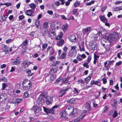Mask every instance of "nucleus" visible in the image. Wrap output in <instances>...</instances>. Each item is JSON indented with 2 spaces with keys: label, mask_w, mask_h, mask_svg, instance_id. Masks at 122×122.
I'll return each instance as SVG.
<instances>
[{
  "label": "nucleus",
  "mask_w": 122,
  "mask_h": 122,
  "mask_svg": "<svg viewBox=\"0 0 122 122\" xmlns=\"http://www.w3.org/2000/svg\"><path fill=\"white\" fill-rule=\"evenodd\" d=\"M67 26L66 25H64L62 27V29L64 31L66 30L67 29Z\"/></svg>",
  "instance_id": "nucleus-44"
},
{
  "label": "nucleus",
  "mask_w": 122,
  "mask_h": 122,
  "mask_svg": "<svg viewBox=\"0 0 122 122\" xmlns=\"http://www.w3.org/2000/svg\"><path fill=\"white\" fill-rule=\"evenodd\" d=\"M44 111L47 113H49V109L46 108L45 107H43Z\"/></svg>",
  "instance_id": "nucleus-41"
},
{
  "label": "nucleus",
  "mask_w": 122,
  "mask_h": 122,
  "mask_svg": "<svg viewBox=\"0 0 122 122\" xmlns=\"http://www.w3.org/2000/svg\"><path fill=\"white\" fill-rule=\"evenodd\" d=\"M95 1L94 0H92L89 2L87 3L86 5H91L92 4H94L95 2Z\"/></svg>",
  "instance_id": "nucleus-37"
},
{
  "label": "nucleus",
  "mask_w": 122,
  "mask_h": 122,
  "mask_svg": "<svg viewBox=\"0 0 122 122\" xmlns=\"http://www.w3.org/2000/svg\"><path fill=\"white\" fill-rule=\"evenodd\" d=\"M73 108V107H72L70 106H68L66 107V111L68 112L69 114L71 115Z\"/></svg>",
  "instance_id": "nucleus-11"
},
{
  "label": "nucleus",
  "mask_w": 122,
  "mask_h": 122,
  "mask_svg": "<svg viewBox=\"0 0 122 122\" xmlns=\"http://www.w3.org/2000/svg\"><path fill=\"white\" fill-rule=\"evenodd\" d=\"M75 99L73 98H72L70 100H67V102H70V103H74L73 102L75 101Z\"/></svg>",
  "instance_id": "nucleus-30"
},
{
  "label": "nucleus",
  "mask_w": 122,
  "mask_h": 122,
  "mask_svg": "<svg viewBox=\"0 0 122 122\" xmlns=\"http://www.w3.org/2000/svg\"><path fill=\"white\" fill-rule=\"evenodd\" d=\"M117 103V101L116 100H114L113 103L112 105V106L113 107H115L116 105V104Z\"/></svg>",
  "instance_id": "nucleus-39"
},
{
  "label": "nucleus",
  "mask_w": 122,
  "mask_h": 122,
  "mask_svg": "<svg viewBox=\"0 0 122 122\" xmlns=\"http://www.w3.org/2000/svg\"><path fill=\"white\" fill-rule=\"evenodd\" d=\"M64 42V40L63 39L61 40L57 44V45L59 46H62Z\"/></svg>",
  "instance_id": "nucleus-25"
},
{
  "label": "nucleus",
  "mask_w": 122,
  "mask_h": 122,
  "mask_svg": "<svg viewBox=\"0 0 122 122\" xmlns=\"http://www.w3.org/2000/svg\"><path fill=\"white\" fill-rule=\"evenodd\" d=\"M50 49L49 51L50 55H51L54 54V49L52 46H48L47 49V52H48L49 50Z\"/></svg>",
  "instance_id": "nucleus-8"
},
{
  "label": "nucleus",
  "mask_w": 122,
  "mask_h": 122,
  "mask_svg": "<svg viewBox=\"0 0 122 122\" xmlns=\"http://www.w3.org/2000/svg\"><path fill=\"white\" fill-rule=\"evenodd\" d=\"M46 103L47 105L51 103L53 101V97L50 96L47 97L46 98Z\"/></svg>",
  "instance_id": "nucleus-5"
},
{
  "label": "nucleus",
  "mask_w": 122,
  "mask_h": 122,
  "mask_svg": "<svg viewBox=\"0 0 122 122\" xmlns=\"http://www.w3.org/2000/svg\"><path fill=\"white\" fill-rule=\"evenodd\" d=\"M6 18L7 17H5L4 15L1 16V19L2 20V22L5 20L6 19Z\"/></svg>",
  "instance_id": "nucleus-52"
},
{
  "label": "nucleus",
  "mask_w": 122,
  "mask_h": 122,
  "mask_svg": "<svg viewBox=\"0 0 122 122\" xmlns=\"http://www.w3.org/2000/svg\"><path fill=\"white\" fill-rule=\"evenodd\" d=\"M89 63H88L87 62V63L85 62L83 64V66L84 67H86V68H88L89 67V66L88 65Z\"/></svg>",
  "instance_id": "nucleus-47"
},
{
  "label": "nucleus",
  "mask_w": 122,
  "mask_h": 122,
  "mask_svg": "<svg viewBox=\"0 0 122 122\" xmlns=\"http://www.w3.org/2000/svg\"><path fill=\"white\" fill-rule=\"evenodd\" d=\"M77 82L79 83H81L82 84L84 83V81L82 79H80L78 80Z\"/></svg>",
  "instance_id": "nucleus-53"
},
{
  "label": "nucleus",
  "mask_w": 122,
  "mask_h": 122,
  "mask_svg": "<svg viewBox=\"0 0 122 122\" xmlns=\"http://www.w3.org/2000/svg\"><path fill=\"white\" fill-rule=\"evenodd\" d=\"M84 107L87 110L89 113L90 112L92 111L90 104L89 103H86L84 105Z\"/></svg>",
  "instance_id": "nucleus-12"
},
{
  "label": "nucleus",
  "mask_w": 122,
  "mask_h": 122,
  "mask_svg": "<svg viewBox=\"0 0 122 122\" xmlns=\"http://www.w3.org/2000/svg\"><path fill=\"white\" fill-rule=\"evenodd\" d=\"M92 57L91 56H89L87 59V62L88 63H89L91 60V59Z\"/></svg>",
  "instance_id": "nucleus-55"
},
{
  "label": "nucleus",
  "mask_w": 122,
  "mask_h": 122,
  "mask_svg": "<svg viewBox=\"0 0 122 122\" xmlns=\"http://www.w3.org/2000/svg\"><path fill=\"white\" fill-rule=\"evenodd\" d=\"M93 107L95 108L97 107H98V104L96 103L95 102H93Z\"/></svg>",
  "instance_id": "nucleus-59"
},
{
  "label": "nucleus",
  "mask_w": 122,
  "mask_h": 122,
  "mask_svg": "<svg viewBox=\"0 0 122 122\" xmlns=\"http://www.w3.org/2000/svg\"><path fill=\"white\" fill-rule=\"evenodd\" d=\"M7 85L5 83H2V88L1 90H4L7 87Z\"/></svg>",
  "instance_id": "nucleus-33"
},
{
  "label": "nucleus",
  "mask_w": 122,
  "mask_h": 122,
  "mask_svg": "<svg viewBox=\"0 0 122 122\" xmlns=\"http://www.w3.org/2000/svg\"><path fill=\"white\" fill-rule=\"evenodd\" d=\"M61 117L64 118H66V113L64 111L62 112L61 113Z\"/></svg>",
  "instance_id": "nucleus-28"
},
{
  "label": "nucleus",
  "mask_w": 122,
  "mask_h": 122,
  "mask_svg": "<svg viewBox=\"0 0 122 122\" xmlns=\"http://www.w3.org/2000/svg\"><path fill=\"white\" fill-rule=\"evenodd\" d=\"M63 49L64 51L63 52L65 53H67V50L68 49V48L66 46H65L63 48Z\"/></svg>",
  "instance_id": "nucleus-49"
},
{
  "label": "nucleus",
  "mask_w": 122,
  "mask_h": 122,
  "mask_svg": "<svg viewBox=\"0 0 122 122\" xmlns=\"http://www.w3.org/2000/svg\"><path fill=\"white\" fill-rule=\"evenodd\" d=\"M48 44L47 43H45L43 44L42 46V51H44L47 47Z\"/></svg>",
  "instance_id": "nucleus-26"
},
{
  "label": "nucleus",
  "mask_w": 122,
  "mask_h": 122,
  "mask_svg": "<svg viewBox=\"0 0 122 122\" xmlns=\"http://www.w3.org/2000/svg\"><path fill=\"white\" fill-rule=\"evenodd\" d=\"M20 63V61L19 60L17 59H16L14 61H13V65H17L19 64Z\"/></svg>",
  "instance_id": "nucleus-27"
},
{
  "label": "nucleus",
  "mask_w": 122,
  "mask_h": 122,
  "mask_svg": "<svg viewBox=\"0 0 122 122\" xmlns=\"http://www.w3.org/2000/svg\"><path fill=\"white\" fill-rule=\"evenodd\" d=\"M43 25L44 28H47L49 27V23L47 22H45L43 23Z\"/></svg>",
  "instance_id": "nucleus-22"
},
{
  "label": "nucleus",
  "mask_w": 122,
  "mask_h": 122,
  "mask_svg": "<svg viewBox=\"0 0 122 122\" xmlns=\"http://www.w3.org/2000/svg\"><path fill=\"white\" fill-rule=\"evenodd\" d=\"M91 27H89L85 28L83 30V33L84 34L86 33L88 34L91 31Z\"/></svg>",
  "instance_id": "nucleus-13"
},
{
  "label": "nucleus",
  "mask_w": 122,
  "mask_h": 122,
  "mask_svg": "<svg viewBox=\"0 0 122 122\" xmlns=\"http://www.w3.org/2000/svg\"><path fill=\"white\" fill-rule=\"evenodd\" d=\"M115 11H118L122 10V6L119 7H116L114 9Z\"/></svg>",
  "instance_id": "nucleus-35"
},
{
  "label": "nucleus",
  "mask_w": 122,
  "mask_h": 122,
  "mask_svg": "<svg viewBox=\"0 0 122 122\" xmlns=\"http://www.w3.org/2000/svg\"><path fill=\"white\" fill-rule=\"evenodd\" d=\"M29 83V81L27 79L25 80H24L22 84L24 85L26 83L27 84Z\"/></svg>",
  "instance_id": "nucleus-54"
},
{
  "label": "nucleus",
  "mask_w": 122,
  "mask_h": 122,
  "mask_svg": "<svg viewBox=\"0 0 122 122\" xmlns=\"http://www.w3.org/2000/svg\"><path fill=\"white\" fill-rule=\"evenodd\" d=\"M13 41V40L12 39H9L7 40L6 41V42L7 43H8L9 42H12Z\"/></svg>",
  "instance_id": "nucleus-60"
},
{
  "label": "nucleus",
  "mask_w": 122,
  "mask_h": 122,
  "mask_svg": "<svg viewBox=\"0 0 122 122\" xmlns=\"http://www.w3.org/2000/svg\"><path fill=\"white\" fill-rule=\"evenodd\" d=\"M100 19L103 21H106L107 20V19L104 16H101L100 17Z\"/></svg>",
  "instance_id": "nucleus-45"
},
{
  "label": "nucleus",
  "mask_w": 122,
  "mask_h": 122,
  "mask_svg": "<svg viewBox=\"0 0 122 122\" xmlns=\"http://www.w3.org/2000/svg\"><path fill=\"white\" fill-rule=\"evenodd\" d=\"M60 105L59 104L56 105L54 106H53L52 107L51 109L49 110V113H50L51 114H53L54 113V111L55 110V109L59 107H60Z\"/></svg>",
  "instance_id": "nucleus-7"
},
{
  "label": "nucleus",
  "mask_w": 122,
  "mask_h": 122,
  "mask_svg": "<svg viewBox=\"0 0 122 122\" xmlns=\"http://www.w3.org/2000/svg\"><path fill=\"white\" fill-rule=\"evenodd\" d=\"M118 38V34L116 32H114L112 33L109 34L108 36H105V38L110 43L116 41Z\"/></svg>",
  "instance_id": "nucleus-1"
},
{
  "label": "nucleus",
  "mask_w": 122,
  "mask_h": 122,
  "mask_svg": "<svg viewBox=\"0 0 122 122\" xmlns=\"http://www.w3.org/2000/svg\"><path fill=\"white\" fill-rule=\"evenodd\" d=\"M40 21L39 20H36L35 22V24L36 25V27L39 29L41 28V25L40 24Z\"/></svg>",
  "instance_id": "nucleus-18"
},
{
  "label": "nucleus",
  "mask_w": 122,
  "mask_h": 122,
  "mask_svg": "<svg viewBox=\"0 0 122 122\" xmlns=\"http://www.w3.org/2000/svg\"><path fill=\"white\" fill-rule=\"evenodd\" d=\"M44 93L41 94L38 99L37 101L39 104H42L44 102Z\"/></svg>",
  "instance_id": "nucleus-2"
},
{
  "label": "nucleus",
  "mask_w": 122,
  "mask_h": 122,
  "mask_svg": "<svg viewBox=\"0 0 122 122\" xmlns=\"http://www.w3.org/2000/svg\"><path fill=\"white\" fill-rule=\"evenodd\" d=\"M30 6L31 8L34 9L35 8L36 6L34 3H32L30 5Z\"/></svg>",
  "instance_id": "nucleus-42"
},
{
  "label": "nucleus",
  "mask_w": 122,
  "mask_h": 122,
  "mask_svg": "<svg viewBox=\"0 0 122 122\" xmlns=\"http://www.w3.org/2000/svg\"><path fill=\"white\" fill-rule=\"evenodd\" d=\"M87 111L86 110H84L82 113V115H81L79 116L77 118L75 119V122H77L81 120L83 117L86 115V112Z\"/></svg>",
  "instance_id": "nucleus-3"
},
{
  "label": "nucleus",
  "mask_w": 122,
  "mask_h": 122,
  "mask_svg": "<svg viewBox=\"0 0 122 122\" xmlns=\"http://www.w3.org/2000/svg\"><path fill=\"white\" fill-rule=\"evenodd\" d=\"M62 82L65 83H67L68 81L67 78H63L62 79Z\"/></svg>",
  "instance_id": "nucleus-40"
},
{
  "label": "nucleus",
  "mask_w": 122,
  "mask_h": 122,
  "mask_svg": "<svg viewBox=\"0 0 122 122\" xmlns=\"http://www.w3.org/2000/svg\"><path fill=\"white\" fill-rule=\"evenodd\" d=\"M60 93L62 95H64L66 93V92L63 89H61L60 91Z\"/></svg>",
  "instance_id": "nucleus-51"
},
{
  "label": "nucleus",
  "mask_w": 122,
  "mask_h": 122,
  "mask_svg": "<svg viewBox=\"0 0 122 122\" xmlns=\"http://www.w3.org/2000/svg\"><path fill=\"white\" fill-rule=\"evenodd\" d=\"M11 99L13 101L11 102L12 103H14L15 102L19 103L23 101V99L22 98H17L15 101L12 99Z\"/></svg>",
  "instance_id": "nucleus-16"
},
{
  "label": "nucleus",
  "mask_w": 122,
  "mask_h": 122,
  "mask_svg": "<svg viewBox=\"0 0 122 122\" xmlns=\"http://www.w3.org/2000/svg\"><path fill=\"white\" fill-rule=\"evenodd\" d=\"M67 53L63 52L60 56V58L61 59H64L66 56Z\"/></svg>",
  "instance_id": "nucleus-21"
},
{
  "label": "nucleus",
  "mask_w": 122,
  "mask_h": 122,
  "mask_svg": "<svg viewBox=\"0 0 122 122\" xmlns=\"http://www.w3.org/2000/svg\"><path fill=\"white\" fill-rule=\"evenodd\" d=\"M78 113L77 110L76 108H74L73 109V110L72 111V113H71V115H72V116H76Z\"/></svg>",
  "instance_id": "nucleus-14"
},
{
  "label": "nucleus",
  "mask_w": 122,
  "mask_h": 122,
  "mask_svg": "<svg viewBox=\"0 0 122 122\" xmlns=\"http://www.w3.org/2000/svg\"><path fill=\"white\" fill-rule=\"evenodd\" d=\"M26 73L28 74V76H29V75H30V74L31 73V71L29 69H27L26 70Z\"/></svg>",
  "instance_id": "nucleus-50"
},
{
  "label": "nucleus",
  "mask_w": 122,
  "mask_h": 122,
  "mask_svg": "<svg viewBox=\"0 0 122 122\" xmlns=\"http://www.w3.org/2000/svg\"><path fill=\"white\" fill-rule=\"evenodd\" d=\"M80 56H81V57L82 58V59L85 58L86 57V55L84 54H82L81 55H80Z\"/></svg>",
  "instance_id": "nucleus-64"
},
{
  "label": "nucleus",
  "mask_w": 122,
  "mask_h": 122,
  "mask_svg": "<svg viewBox=\"0 0 122 122\" xmlns=\"http://www.w3.org/2000/svg\"><path fill=\"white\" fill-rule=\"evenodd\" d=\"M7 95L5 94H3L0 95V102H4L7 98Z\"/></svg>",
  "instance_id": "nucleus-10"
},
{
  "label": "nucleus",
  "mask_w": 122,
  "mask_h": 122,
  "mask_svg": "<svg viewBox=\"0 0 122 122\" xmlns=\"http://www.w3.org/2000/svg\"><path fill=\"white\" fill-rule=\"evenodd\" d=\"M69 40L71 42H75L77 40V38L74 35H70L68 37Z\"/></svg>",
  "instance_id": "nucleus-9"
},
{
  "label": "nucleus",
  "mask_w": 122,
  "mask_h": 122,
  "mask_svg": "<svg viewBox=\"0 0 122 122\" xmlns=\"http://www.w3.org/2000/svg\"><path fill=\"white\" fill-rule=\"evenodd\" d=\"M29 95V94L28 92H25L23 98H25L27 97Z\"/></svg>",
  "instance_id": "nucleus-38"
},
{
  "label": "nucleus",
  "mask_w": 122,
  "mask_h": 122,
  "mask_svg": "<svg viewBox=\"0 0 122 122\" xmlns=\"http://www.w3.org/2000/svg\"><path fill=\"white\" fill-rule=\"evenodd\" d=\"M85 79L86 82H89L91 79L90 76H88V77L85 78Z\"/></svg>",
  "instance_id": "nucleus-46"
},
{
  "label": "nucleus",
  "mask_w": 122,
  "mask_h": 122,
  "mask_svg": "<svg viewBox=\"0 0 122 122\" xmlns=\"http://www.w3.org/2000/svg\"><path fill=\"white\" fill-rule=\"evenodd\" d=\"M30 64V62L27 61L24 62L23 63V66H25V67H26V66L25 67V66H26L27 67H28V66H29Z\"/></svg>",
  "instance_id": "nucleus-31"
},
{
  "label": "nucleus",
  "mask_w": 122,
  "mask_h": 122,
  "mask_svg": "<svg viewBox=\"0 0 122 122\" xmlns=\"http://www.w3.org/2000/svg\"><path fill=\"white\" fill-rule=\"evenodd\" d=\"M76 54V51L75 50L70 51L69 52L68 55L71 57L72 56H75Z\"/></svg>",
  "instance_id": "nucleus-15"
},
{
  "label": "nucleus",
  "mask_w": 122,
  "mask_h": 122,
  "mask_svg": "<svg viewBox=\"0 0 122 122\" xmlns=\"http://www.w3.org/2000/svg\"><path fill=\"white\" fill-rule=\"evenodd\" d=\"M107 7L106 5H105V6H104L102 9V11L103 12L106 9H107Z\"/></svg>",
  "instance_id": "nucleus-61"
},
{
  "label": "nucleus",
  "mask_w": 122,
  "mask_h": 122,
  "mask_svg": "<svg viewBox=\"0 0 122 122\" xmlns=\"http://www.w3.org/2000/svg\"><path fill=\"white\" fill-rule=\"evenodd\" d=\"M52 32H50V33H51V34H52V36H54L55 35L56 33L55 31V30H52Z\"/></svg>",
  "instance_id": "nucleus-62"
},
{
  "label": "nucleus",
  "mask_w": 122,
  "mask_h": 122,
  "mask_svg": "<svg viewBox=\"0 0 122 122\" xmlns=\"http://www.w3.org/2000/svg\"><path fill=\"white\" fill-rule=\"evenodd\" d=\"M25 18V16L23 15H20L19 16V20H22L24 19Z\"/></svg>",
  "instance_id": "nucleus-58"
},
{
  "label": "nucleus",
  "mask_w": 122,
  "mask_h": 122,
  "mask_svg": "<svg viewBox=\"0 0 122 122\" xmlns=\"http://www.w3.org/2000/svg\"><path fill=\"white\" fill-rule=\"evenodd\" d=\"M99 82V81H94L93 80L91 81L90 84L91 85H93L94 84H96L97 85H98L97 84Z\"/></svg>",
  "instance_id": "nucleus-24"
},
{
  "label": "nucleus",
  "mask_w": 122,
  "mask_h": 122,
  "mask_svg": "<svg viewBox=\"0 0 122 122\" xmlns=\"http://www.w3.org/2000/svg\"><path fill=\"white\" fill-rule=\"evenodd\" d=\"M28 43V41L26 39L25 41L23 42L22 43L21 45L23 46H26Z\"/></svg>",
  "instance_id": "nucleus-36"
},
{
  "label": "nucleus",
  "mask_w": 122,
  "mask_h": 122,
  "mask_svg": "<svg viewBox=\"0 0 122 122\" xmlns=\"http://www.w3.org/2000/svg\"><path fill=\"white\" fill-rule=\"evenodd\" d=\"M25 13L26 15L29 16H31L32 14V12L31 10H29L25 11Z\"/></svg>",
  "instance_id": "nucleus-20"
},
{
  "label": "nucleus",
  "mask_w": 122,
  "mask_h": 122,
  "mask_svg": "<svg viewBox=\"0 0 122 122\" xmlns=\"http://www.w3.org/2000/svg\"><path fill=\"white\" fill-rule=\"evenodd\" d=\"M58 69V67L54 65L52 67V69L50 71L52 73H54L56 72Z\"/></svg>",
  "instance_id": "nucleus-17"
},
{
  "label": "nucleus",
  "mask_w": 122,
  "mask_h": 122,
  "mask_svg": "<svg viewBox=\"0 0 122 122\" xmlns=\"http://www.w3.org/2000/svg\"><path fill=\"white\" fill-rule=\"evenodd\" d=\"M71 87L70 85L67 86V87H63V89L65 92L67 91L69 89H70Z\"/></svg>",
  "instance_id": "nucleus-23"
},
{
  "label": "nucleus",
  "mask_w": 122,
  "mask_h": 122,
  "mask_svg": "<svg viewBox=\"0 0 122 122\" xmlns=\"http://www.w3.org/2000/svg\"><path fill=\"white\" fill-rule=\"evenodd\" d=\"M77 9H74L72 11V12L73 15H75L76 14L77 11Z\"/></svg>",
  "instance_id": "nucleus-63"
},
{
  "label": "nucleus",
  "mask_w": 122,
  "mask_h": 122,
  "mask_svg": "<svg viewBox=\"0 0 122 122\" xmlns=\"http://www.w3.org/2000/svg\"><path fill=\"white\" fill-rule=\"evenodd\" d=\"M1 80L2 81L4 82H6L8 81L7 79L4 77L2 78Z\"/></svg>",
  "instance_id": "nucleus-57"
},
{
  "label": "nucleus",
  "mask_w": 122,
  "mask_h": 122,
  "mask_svg": "<svg viewBox=\"0 0 122 122\" xmlns=\"http://www.w3.org/2000/svg\"><path fill=\"white\" fill-rule=\"evenodd\" d=\"M102 81L103 82V83L104 84H106L107 82V80L106 77H104L102 79Z\"/></svg>",
  "instance_id": "nucleus-48"
},
{
  "label": "nucleus",
  "mask_w": 122,
  "mask_h": 122,
  "mask_svg": "<svg viewBox=\"0 0 122 122\" xmlns=\"http://www.w3.org/2000/svg\"><path fill=\"white\" fill-rule=\"evenodd\" d=\"M80 55L78 54L76 58L77 61H81L82 60V59L80 56Z\"/></svg>",
  "instance_id": "nucleus-29"
},
{
  "label": "nucleus",
  "mask_w": 122,
  "mask_h": 122,
  "mask_svg": "<svg viewBox=\"0 0 122 122\" xmlns=\"http://www.w3.org/2000/svg\"><path fill=\"white\" fill-rule=\"evenodd\" d=\"M118 115V113L115 110L113 112V117L114 118H115Z\"/></svg>",
  "instance_id": "nucleus-34"
},
{
  "label": "nucleus",
  "mask_w": 122,
  "mask_h": 122,
  "mask_svg": "<svg viewBox=\"0 0 122 122\" xmlns=\"http://www.w3.org/2000/svg\"><path fill=\"white\" fill-rule=\"evenodd\" d=\"M80 3V2L79 1H76V2L74 3V6L75 7H77L79 5Z\"/></svg>",
  "instance_id": "nucleus-43"
},
{
  "label": "nucleus",
  "mask_w": 122,
  "mask_h": 122,
  "mask_svg": "<svg viewBox=\"0 0 122 122\" xmlns=\"http://www.w3.org/2000/svg\"><path fill=\"white\" fill-rule=\"evenodd\" d=\"M32 109L33 110L35 114L41 111V108L38 106H34L32 107Z\"/></svg>",
  "instance_id": "nucleus-4"
},
{
  "label": "nucleus",
  "mask_w": 122,
  "mask_h": 122,
  "mask_svg": "<svg viewBox=\"0 0 122 122\" xmlns=\"http://www.w3.org/2000/svg\"><path fill=\"white\" fill-rule=\"evenodd\" d=\"M79 47L80 51H85L84 43H81V45L79 46Z\"/></svg>",
  "instance_id": "nucleus-19"
},
{
  "label": "nucleus",
  "mask_w": 122,
  "mask_h": 122,
  "mask_svg": "<svg viewBox=\"0 0 122 122\" xmlns=\"http://www.w3.org/2000/svg\"><path fill=\"white\" fill-rule=\"evenodd\" d=\"M62 36L61 35H58L56 37V39L57 40L61 39L62 37Z\"/></svg>",
  "instance_id": "nucleus-56"
},
{
  "label": "nucleus",
  "mask_w": 122,
  "mask_h": 122,
  "mask_svg": "<svg viewBox=\"0 0 122 122\" xmlns=\"http://www.w3.org/2000/svg\"><path fill=\"white\" fill-rule=\"evenodd\" d=\"M73 91L76 93L77 94L80 92V90H78L76 88H73Z\"/></svg>",
  "instance_id": "nucleus-32"
},
{
  "label": "nucleus",
  "mask_w": 122,
  "mask_h": 122,
  "mask_svg": "<svg viewBox=\"0 0 122 122\" xmlns=\"http://www.w3.org/2000/svg\"><path fill=\"white\" fill-rule=\"evenodd\" d=\"M27 84V85L23 86V87L24 90H28L31 88L32 84L31 82L29 81V83Z\"/></svg>",
  "instance_id": "nucleus-6"
}]
</instances>
